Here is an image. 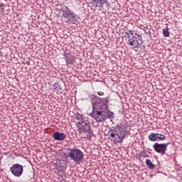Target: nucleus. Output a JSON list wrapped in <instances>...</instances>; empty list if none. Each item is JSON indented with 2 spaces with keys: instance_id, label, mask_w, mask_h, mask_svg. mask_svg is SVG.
I'll return each instance as SVG.
<instances>
[{
  "instance_id": "nucleus-1",
  "label": "nucleus",
  "mask_w": 182,
  "mask_h": 182,
  "mask_svg": "<svg viewBox=\"0 0 182 182\" xmlns=\"http://www.w3.org/2000/svg\"><path fill=\"white\" fill-rule=\"evenodd\" d=\"M129 132H130V126L126 123L122 124L112 127L108 132V137L114 144H119V143H123Z\"/></svg>"
},
{
  "instance_id": "nucleus-11",
  "label": "nucleus",
  "mask_w": 182,
  "mask_h": 182,
  "mask_svg": "<svg viewBox=\"0 0 182 182\" xmlns=\"http://www.w3.org/2000/svg\"><path fill=\"white\" fill-rule=\"evenodd\" d=\"M149 140L150 141H157V134L154 132H151L149 136H148Z\"/></svg>"
},
{
  "instance_id": "nucleus-16",
  "label": "nucleus",
  "mask_w": 182,
  "mask_h": 182,
  "mask_svg": "<svg viewBox=\"0 0 182 182\" xmlns=\"http://www.w3.org/2000/svg\"><path fill=\"white\" fill-rule=\"evenodd\" d=\"M90 99L92 100V102H93L94 100L99 102V99H100V97H98L97 96H96L95 95H91L90 96Z\"/></svg>"
},
{
  "instance_id": "nucleus-10",
  "label": "nucleus",
  "mask_w": 182,
  "mask_h": 182,
  "mask_svg": "<svg viewBox=\"0 0 182 182\" xmlns=\"http://www.w3.org/2000/svg\"><path fill=\"white\" fill-rule=\"evenodd\" d=\"M65 9H67V11H65V12H64V14H63V16H64V18H66V19H68V21H70V18H71L72 15H73V14H72L70 12V10L69 9V8H68V6H65Z\"/></svg>"
},
{
  "instance_id": "nucleus-8",
  "label": "nucleus",
  "mask_w": 182,
  "mask_h": 182,
  "mask_svg": "<svg viewBox=\"0 0 182 182\" xmlns=\"http://www.w3.org/2000/svg\"><path fill=\"white\" fill-rule=\"evenodd\" d=\"M167 146H168L167 144H159L156 142L153 145V147L156 153L164 156V154H166V151L167 150Z\"/></svg>"
},
{
  "instance_id": "nucleus-20",
  "label": "nucleus",
  "mask_w": 182,
  "mask_h": 182,
  "mask_svg": "<svg viewBox=\"0 0 182 182\" xmlns=\"http://www.w3.org/2000/svg\"><path fill=\"white\" fill-rule=\"evenodd\" d=\"M56 86H58V84L54 83V89H56Z\"/></svg>"
},
{
  "instance_id": "nucleus-13",
  "label": "nucleus",
  "mask_w": 182,
  "mask_h": 182,
  "mask_svg": "<svg viewBox=\"0 0 182 182\" xmlns=\"http://www.w3.org/2000/svg\"><path fill=\"white\" fill-rule=\"evenodd\" d=\"M162 33L164 36V38H168V36H170V32L168 31V27H166L164 28L162 31Z\"/></svg>"
},
{
  "instance_id": "nucleus-7",
  "label": "nucleus",
  "mask_w": 182,
  "mask_h": 182,
  "mask_svg": "<svg viewBox=\"0 0 182 182\" xmlns=\"http://www.w3.org/2000/svg\"><path fill=\"white\" fill-rule=\"evenodd\" d=\"M91 116L92 117H93V119H95L97 122H99L100 123L103 121L105 122V120L107 119V116L106 114H104L103 113H102V112L97 110H93L91 112Z\"/></svg>"
},
{
  "instance_id": "nucleus-3",
  "label": "nucleus",
  "mask_w": 182,
  "mask_h": 182,
  "mask_svg": "<svg viewBox=\"0 0 182 182\" xmlns=\"http://www.w3.org/2000/svg\"><path fill=\"white\" fill-rule=\"evenodd\" d=\"M130 35L132 36L130 37ZM124 36L127 38L128 41L127 43L130 45V46H134V48H137V46L141 45V36L137 35V36H133V31L129 30L124 33Z\"/></svg>"
},
{
  "instance_id": "nucleus-2",
  "label": "nucleus",
  "mask_w": 182,
  "mask_h": 182,
  "mask_svg": "<svg viewBox=\"0 0 182 182\" xmlns=\"http://www.w3.org/2000/svg\"><path fill=\"white\" fill-rule=\"evenodd\" d=\"M80 122H78V129L79 132L83 139H87L90 134V125H89V122L86 120L85 116L81 115L80 117Z\"/></svg>"
},
{
  "instance_id": "nucleus-5",
  "label": "nucleus",
  "mask_w": 182,
  "mask_h": 182,
  "mask_svg": "<svg viewBox=\"0 0 182 182\" xmlns=\"http://www.w3.org/2000/svg\"><path fill=\"white\" fill-rule=\"evenodd\" d=\"M10 171L15 177H21L22 173H23V166L21 164H15L10 168Z\"/></svg>"
},
{
  "instance_id": "nucleus-15",
  "label": "nucleus",
  "mask_w": 182,
  "mask_h": 182,
  "mask_svg": "<svg viewBox=\"0 0 182 182\" xmlns=\"http://www.w3.org/2000/svg\"><path fill=\"white\" fill-rule=\"evenodd\" d=\"M156 139L157 140H166V136L163 134L156 133Z\"/></svg>"
},
{
  "instance_id": "nucleus-9",
  "label": "nucleus",
  "mask_w": 182,
  "mask_h": 182,
  "mask_svg": "<svg viewBox=\"0 0 182 182\" xmlns=\"http://www.w3.org/2000/svg\"><path fill=\"white\" fill-rule=\"evenodd\" d=\"M65 137L66 135H65V134L60 133L59 132H56L53 134V139H55V140L62 141L63 140H65Z\"/></svg>"
},
{
  "instance_id": "nucleus-6",
  "label": "nucleus",
  "mask_w": 182,
  "mask_h": 182,
  "mask_svg": "<svg viewBox=\"0 0 182 182\" xmlns=\"http://www.w3.org/2000/svg\"><path fill=\"white\" fill-rule=\"evenodd\" d=\"M107 103H109L107 98H99V100L97 101V106L102 112L106 113L109 110Z\"/></svg>"
},
{
  "instance_id": "nucleus-12",
  "label": "nucleus",
  "mask_w": 182,
  "mask_h": 182,
  "mask_svg": "<svg viewBox=\"0 0 182 182\" xmlns=\"http://www.w3.org/2000/svg\"><path fill=\"white\" fill-rule=\"evenodd\" d=\"M146 164L147 167L149 168V170H153V168H154L156 167V166L154 164H153V163H151V160H150V159L146 160Z\"/></svg>"
},
{
  "instance_id": "nucleus-19",
  "label": "nucleus",
  "mask_w": 182,
  "mask_h": 182,
  "mask_svg": "<svg viewBox=\"0 0 182 182\" xmlns=\"http://www.w3.org/2000/svg\"><path fill=\"white\" fill-rule=\"evenodd\" d=\"M97 95H99V96H104L105 92H102V91H99V92H97Z\"/></svg>"
},
{
  "instance_id": "nucleus-17",
  "label": "nucleus",
  "mask_w": 182,
  "mask_h": 182,
  "mask_svg": "<svg viewBox=\"0 0 182 182\" xmlns=\"http://www.w3.org/2000/svg\"><path fill=\"white\" fill-rule=\"evenodd\" d=\"M107 117L109 119H114V114L112 112H110L109 110H107Z\"/></svg>"
},
{
  "instance_id": "nucleus-14",
  "label": "nucleus",
  "mask_w": 182,
  "mask_h": 182,
  "mask_svg": "<svg viewBox=\"0 0 182 182\" xmlns=\"http://www.w3.org/2000/svg\"><path fill=\"white\" fill-rule=\"evenodd\" d=\"M92 1L96 4V6H98L99 8H101V6H103V0H92Z\"/></svg>"
},
{
  "instance_id": "nucleus-18",
  "label": "nucleus",
  "mask_w": 182,
  "mask_h": 182,
  "mask_svg": "<svg viewBox=\"0 0 182 182\" xmlns=\"http://www.w3.org/2000/svg\"><path fill=\"white\" fill-rule=\"evenodd\" d=\"M4 11H5V5L0 3V14H4Z\"/></svg>"
},
{
  "instance_id": "nucleus-4",
  "label": "nucleus",
  "mask_w": 182,
  "mask_h": 182,
  "mask_svg": "<svg viewBox=\"0 0 182 182\" xmlns=\"http://www.w3.org/2000/svg\"><path fill=\"white\" fill-rule=\"evenodd\" d=\"M67 157H69L75 163H79V161H81L82 159H83V152H82L80 149H68V154L67 155Z\"/></svg>"
}]
</instances>
